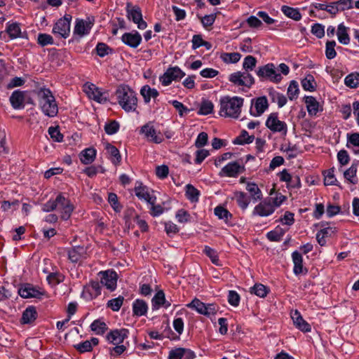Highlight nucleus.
Returning <instances> with one entry per match:
<instances>
[{
  "label": "nucleus",
  "instance_id": "f257e3e1",
  "mask_svg": "<svg viewBox=\"0 0 359 359\" xmlns=\"http://www.w3.org/2000/svg\"><path fill=\"white\" fill-rule=\"evenodd\" d=\"M244 99L238 96H224L219 100V114L225 118L237 119L240 117Z\"/></svg>",
  "mask_w": 359,
  "mask_h": 359
},
{
  "label": "nucleus",
  "instance_id": "f03ea898",
  "mask_svg": "<svg viewBox=\"0 0 359 359\" xmlns=\"http://www.w3.org/2000/svg\"><path fill=\"white\" fill-rule=\"evenodd\" d=\"M115 95L118 104L125 111L133 112L136 110L137 107V94L128 86H118Z\"/></svg>",
  "mask_w": 359,
  "mask_h": 359
},
{
  "label": "nucleus",
  "instance_id": "7ed1b4c3",
  "mask_svg": "<svg viewBox=\"0 0 359 359\" xmlns=\"http://www.w3.org/2000/svg\"><path fill=\"white\" fill-rule=\"evenodd\" d=\"M39 104L43 113L49 117H55L58 107L52 92L48 88H41L37 93Z\"/></svg>",
  "mask_w": 359,
  "mask_h": 359
},
{
  "label": "nucleus",
  "instance_id": "20e7f679",
  "mask_svg": "<svg viewBox=\"0 0 359 359\" xmlns=\"http://www.w3.org/2000/svg\"><path fill=\"white\" fill-rule=\"evenodd\" d=\"M257 76L261 81H269L274 83H278L282 80V76L273 63H268L259 67L256 71Z\"/></svg>",
  "mask_w": 359,
  "mask_h": 359
},
{
  "label": "nucleus",
  "instance_id": "39448f33",
  "mask_svg": "<svg viewBox=\"0 0 359 359\" xmlns=\"http://www.w3.org/2000/svg\"><path fill=\"white\" fill-rule=\"evenodd\" d=\"M265 126L273 133H279L283 137H285L287 134V125L285 121L280 119L278 112H272L268 115Z\"/></svg>",
  "mask_w": 359,
  "mask_h": 359
},
{
  "label": "nucleus",
  "instance_id": "423d86ee",
  "mask_svg": "<svg viewBox=\"0 0 359 359\" xmlns=\"http://www.w3.org/2000/svg\"><path fill=\"white\" fill-rule=\"evenodd\" d=\"M229 81L236 86L250 88L255 82V78L248 72L238 71L229 76Z\"/></svg>",
  "mask_w": 359,
  "mask_h": 359
},
{
  "label": "nucleus",
  "instance_id": "0eeeda50",
  "mask_svg": "<svg viewBox=\"0 0 359 359\" xmlns=\"http://www.w3.org/2000/svg\"><path fill=\"white\" fill-rule=\"evenodd\" d=\"M72 16L66 14L60 18L53 25L52 32L55 36L67 39L70 34Z\"/></svg>",
  "mask_w": 359,
  "mask_h": 359
},
{
  "label": "nucleus",
  "instance_id": "6e6552de",
  "mask_svg": "<svg viewBox=\"0 0 359 359\" xmlns=\"http://www.w3.org/2000/svg\"><path fill=\"white\" fill-rule=\"evenodd\" d=\"M186 75L179 67H170L164 74L159 77V81L163 86H169L172 81L181 80Z\"/></svg>",
  "mask_w": 359,
  "mask_h": 359
},
{
  "label": "nucleus",
  "instance_id": "1a4fd4ad",
  "mask_svg": "<svg viewBox=\"0 0 359 359\" xmlns=\"http://www.w3.org/2000/svg\"><path fill=\"white\" fill-rule=\"evenodd\" d=\"M142 134L148 142L160 144L163 141V136L160 130L156 129L152 122H149L140 128Z\"/></svg>",
  "mask_w": 359,
  "mask_h": 359
},
{
  "label": "nucleus",
  "instance_id": "9d476101",
  "mask_svg": "<svg viewBox=\"0 0 359 359\" xmlns=\"http://www.w3.org/2000/svg\"><path fill=\"white\" fill-rule=\"evenodd\" d=\"M126 12L128 18L135 23L138 29L143 30L147 28V24L142 19V11L139 6L127 3Z\"/></svg>",
  "mask_w": 359,
  "mask_h": 359
},
{
  "label": "nucleus",
  "instance_id": "9b49d317",
  "mask_svg": "<svg viewBox=\"0 0 359 359\" xmlns=\"http://www.w3.org/2000/svg\"><path fill=\"white\" fill-rule=\"evenodd\" d=\"M56 203L57 205V210L60 213L61 219L63 220L69 219L74 209L71 201L67 198H65L62 194H59L56 196Z\"/></svg>",
  "mask_w": 359,
  "mask_h": 359
},
{
  "label": "nucleus",
  "instance_id": "f8f14e48",
  "mask_svg": "<svg viewBox=\"0 0 359 359\" xmlns=\"http://www.w3.org/2000/svg\"><path fill=\"white\" fill-rule=\"evenodd\" d=\"M134 191L139 199L143 200L149 204H153L156 202V197L154 195V191L149 187L143 185L141 182L136 183Z\"/></svg>",
  "mask_w": 359,
  "mask_h": 359
},
{
  "label": "nucleus",
  "instance_id": "ddd939ff",
  "mask_svg": "<svg viewBox=\"0 0 359 359\" xmlns=\"http://www.w3.org/2000/svg\"><path fill=\"white\" fill-rule=\"evenodd\" d=\"M269 102L266 97L261 96L251 100L250 114L252 116H262L269 108Z\"/></svg>",
  "mask_w": 359,
  "mask_h": 359
},
{
  "label": "nucleus",
  "instance_id": "4468645a",
  "mask_svg": "<svg viewBox=\"0 0 359 359\" xmlns=\"http://www.w3.org/2000/svg\"><path fill=\"white\" fill-rule=\"evenodd\" d=\"M84 93L88 97L99 103H105L107 101V97L95 84L86 83L83 86Z\"/></svg>",
  "mask_w": 359,
  "mask_h": 359
},
{
  "label": "nucleus",
  "instance_id": "2eb2a0df",
  "mask_svg": "<svg viewBox=\"0 0 359 359\" xmlns=\"http://www.w3.org/2000/svg\"><path fill=\"white\" fill-rule=\"evenodd\" d=\"M100 283L108 290L113 291L116 287L117 274L113 271H104L99 273Z\"/></svg>",
  "mask_w": 359,
  "mask_h": 359
},
{
  "label": "nucleus",
  "instance_id": "dca6fc26",
  "mask_svg": "<svg viewBox=\"0 0 359 359\" xmlns=\"http://www.w3.org/2000/svg\"><path fill=\"white\" fill-rule=\"evenodd\" d=\"M69 260L72 263H81L88 257L87 250L82 246H76L67 250Z\"/></svg>",
  "mask_w": 359,
  "mask_h": 359
},
{
  "label": "nucleus",
  "instance_id": "f3484780",
  "mask_svg": "<svg viewBox=\"0 0 359 359\" xmlns=\"http://www.w3.org/2000/svg\"><path fill=\"white\" fill-rule=\"evenodd\" d=\"M128 334L127 329H116L110 331L106 338L110 344L118 345L123 343L124 340L128 337Z\"/></svg>",
  "mask_w": 359,
  "mask_h": 359
},
{
  "label": "nucleus",
  "instance_id": "a211bd4d",
  "mask_svg": "<svg viewBox=\"0 0 359 359\" xmlns=\"http://www.w3.org/2000/svg\"><path fill=\"white\" fill-rule=\"evenodd\" d=\"M243 167L237 162H231L226 165L219 172L221 177H236L243 171Z\"/></svg>",
  "mask_w": 359,
  "mask_h": 359
},
{
  "label": "nucleus",
  "instance_id": "6ab92c4d",
  "mask_svg": "<svg viewBox=\"0 0 359 359\" xmlns=\"http://www.w3.org/2000/svg\"><path fill=\"white\" fill-rule=\"evenodd\" d=\"M93 22L91 21H86L83 19H76L75 26L74 28V34L79 37H83L88 35L92 29Z\"/></svg>",
  "mask_w": 359,
  "mask_h": 359
},
{
  "label": "nucleus",
  "instance_id": "aec40b11",
  "mask_svg": "<svg viewBox=\"0 0 359 359\" xmlns=\"http://www.w3.org/2000/svg\"><path fill=\"white\" fill-rule=\"evenodd\" d=\"M304 99L308 114L310 116H316L318 112L323 111V105L316 97L313 96H305Z\"/></svg>",
  "mask_w": 359,
  "mask_h": 359
},
{
  "label": "nucleus",
  "instance_id": "412c9836",
  "mask_svg": "<svg viewBox=\"0 0 359 359\" xmlns=\"http://www.w3.org/2000/svg\"><path fill=\"white\" fill-rule=\"evenodd\" d=\"M274 212L275 211L270 203V201L265 198L255 207L252 214L253 215L259 217H268L272 215Z\"/></svg>",
  "mask_w": 359,
  "mask_h": 359
},
{
  "label": "nucleus",
  "instance_id": "4be33fe9",
  "mask_svg": "<svg viewBox=\"0 0 359 359\" xmlns=\"http://www.w3.org/2000/svg\"><path fill=\"white\" fill-rule=\"evenodd\" d=\"M122 42L133 48H136L142 42V36L137 31L126 32L121 36Z\"/></svg>",
  "mask_w": 359,
  "mask_h": 359
},
{
  "label": "nucleus",
  "instance_id": "5701e85b",
  "mask_svg": "<svg viewBox=\"0 0 359 359\" xmlns=\"http://www.w3.org/2000/svg\"><path fill=\"white\" fill-rule=\"evenodd\" d=\"M291 318L295 327L303 332H309L311 330V325L302 318L297 310L291 313Z\"/></svg>",
  "mask_w": 359,
  "mask_h": 359
},
{
  "label": "nucleus",
  "instance_id": "b1692460",
  "mask_svg": "<svg viewBox=\"0 0 359 359\" xmlns=\"http://www.w3.org/2000/svg\"><path fill=\"white\" fill-rule=\"evenodd\" d=\"M151 306L153 310H158L161 307L168 309L171 306V303L166 300L163 291L159 290L152 298Z\"/></svg>",
  "mask_w": 359,
  "mask_h": 359
},
{
  "label": "nucleus",
  "instance_id": "393cba45",
  "mask_svg": "<svg viewBox=\"0 0 359 359\" xmlns=\"http://www.w3.org/2000/svg\"><path fill=\"white\" fill-rule=\"evenodd\" d=\"M25 92L16 90L12 93L9 100L13 109H20L25 107Z\"/></svg>",
  "mask_w": 359,
  "mask_h": 359
},
{
  "label": "nucleus",
  "instance_id": "a878e982",
  "mask_svg": "<svg viewBox=\"0 0 359 359\" xmlns=\"http://www.w3.org/2000/svg\"><path fill=\"white\" fill-rule=\"evenodd\" d=\"M105 149L111 162L115 165H119L121 161V156L118 149L109 143L105 144Z\"/></svg>",
  "mask_w": 359,
  "mask_h": 359
},
{
  "label": "nucleus",
  "instance_id": "bb28decb",
  "mask_svg": "<svg viewBox=\"0 0 359 359\" xmlns=\"http://www.w3.org/2000/svg\"><path fill=\"white\" fill-rule=\"evenodd\" d=\"M99 339L92 337L90 340H86L74 345V348L80 353H86L92 351L93 346L98 344Z\"/></svg>",
  "mask_w": 359,
  "mask_h": 359
},
{
  "label": "nucleus",
  "instance_id": "cd10ccee",
  "mask_svg": "<svg viewBox=\"0 0 359 359\" xmlns=\"http://www.w3.org/2000/svg\"><path fill=\"white\" fill-rule=\"evenodd\" d=\"M19 294L22 298H38L42 294L30 285H25L19 289Z\"/></svg>",
  "mask_w": 359,
  "mask_h": 359
},
{
  "label": "nucleus",
  "instance_id": "c85d7f7f",
  "mask_svg": "<svg viewBox=\"0 0 359 359\" xmlns=\"http://www.w3.org/2000/svg\"><path fill=\"white\" fill-rule=\"evenodd\" d=\"M96 154L97 151L94 148H87L80 153L79 159L83 164H90L95 161Z\"/></svg>",
  "mask_w": 359,
  "mask_h": 359
},
{
  "label": "nucleus",
  "instance_id": "c756f323",
  "mask_svg": "<svg viewBox=\"0 0 359 359\" xmlns=\"http://www.w3.org/2000/svg\"><path fill=\"white\" fill-rule=\"evenodd\" d=\"M148 311V305L142 299H135L133 303V313L134 316H145Z\"/></svg>",
  "mask_w": 359,
  "mask_h": 359
},
{
  "label": "nucleus",
  "instance_id": "7c9ffc66",
  "mask_svg": "<svg viewBox=\"0 0 359 359\" xmlns=\"http://www.w3.org/2000/svg\"><path fill=\"white\" fill-rule=\"evenodd\" d=\"M270 197L266 198L268 201H270V203L272 205L274 211L276 209L279 208L287 199L286 196L283 195L280 192H273V190L270 192Z\"/></svg>",
  "mask_w": 359,
  "mask_h": 359
},
{
  "label": "nucleus",
  "instance_id": "2f4dec72",
  "mask_svg": "<svg viewBox=\"0 0 359 359\" xmlns=\"http://www.w3.org/2000/svg\"><path fill=\"white\" fill-rule=\"evenodd\" d=\"M140 94L144 99V102L147 104L151 101V98L155 99L159 95L156 89L151 88L148 85H145L142 87L140 89Z\"/></svg>",
  "mask_w": 359,
  "mask_h": 359
},
{
  "label": "nucleus",
  "instance_id": "473e14b6",
  "mask_svg": "<svg viewBox=\"0 0 359 359\" xmlns=\"http://www.w3.org/2000/svg\"><path fill=\"white\" fill-rule=\"evenodd\" d=\"M269 95L271 102L276 103L279 108H282L287 103L286 97L283 94L277 92L273 88H270L269 90Z\"/></svg>",
  "mask_w": 359,
  "mask_h": 359
},
{
  "label": "nucleus",
  "instance_id": "72a5a7b5",
  "mask_svg": "<svg viewBox=\"0 0 359 359\" xmlns=\"http://www.w3.org/2000/svg\"><path fill=\"white\" fill-rule=\"evenodd\" d=\"M246 190L250 194V198L253 202H257L262 198V193L257 184L254 182H248L246 184Z\"/></svg>",
  "mask_w": 359,
  "mask_h": 359
},
{
  "label": "nucleus",
  "instance_id": "f704fd0d",
  "mask_svg": "<svg viewBox=\"0 0 359 359\" xmlns=\"http://www.w3.org/2000/svg\"><path fill=\"white\" fill-rule=\"evenodd\" d=\"M37 317V312L34 306L27 307L22 313L21 323L29 324L34 322Z\"/></svg>",
  "mask_w": 359,
  "mask_h": 359
},
{
  "label": "nucleus",
  "instance_id": "c9c22d12",
  "mask_svg": "<svg viewBox=\"0 0 359 359\" xmlns=\"http://www.w3.org/2000/svg\"><path fill=\"white\" fill-rule=\"evenodd\" d=\"M280 180L287 183H290L293 187H300V179L298 176L292 177V175L287 172V170H283L279 173Z\"/></svg>",
  "mask_w": 359,
  "mask_h": 359
},
{
  "label": "nucleus",
  "instance_id": "e433bc0d",
  "mask_svg": "<svg viewBox=\"0 0 359 359\" xmlns=\"http://www.w3.org/2000/svg\"><path fill=\"white\" fill-rule=\"evenodd\" d=\"M6 31L11 39L21 37V28L18 22H7Z\"/></svg>",
  "mask_w": 359,
  "mask_h": 359
},
{
  "label": "nucleus",
  "instance_id": "4c0bfd02",
  "mask_svg": "<svg viewBox=\"0 0 359 359\" xmlns=\"http://www.w3.org/2000/svg\"><path fill=\"white\" fill-rule=\"evenodd\" d=\"M281 11L285 16L295 21H299L302 19V14L300 13L299 8H292L288 6H283L281 7Z\"/></svg>",
  "mask_w": 359,
  "mask_h": 359
},
{
  "label": "nucleus",
  "instance_id": "58836bf2",
  "mask_svg": "<svg viewBox=\"0 0 359 359\" xmlns=\"http://www.w3.org/2000/svg\"><path fill=\"white\" fill-rule=\"evenodd\" d=\"M292 262L294 264L293 271L294 274L298 275L303 272V258L297 251H294L292 254Z\"/></svg>",
  "mask_w": 359,
  "mask_h": 359
},
{
  "label": "nucleus",
  "instance_id": "ea45409f",
  "mask_svg": "<svg viewBox=\"0 0 359 359\" xmlns=\"http://www.w3.org/2000/svg\"><path fill=\"white\" fill-rule=\"evenodd\" d=\"M337 36L339 43L344 45H348L350 43V37L348 34L347 27L341 23L339 25L337 30Z\"/></svg>",
  "mask_w": 359,
  "mask_h": 359
},
{
  "label": "nucleus",
  "instance_id": "a19ab883",
  "mask_svg": "<svg viewBox=\"0 0 359 359\" xmlns=\"http://www.w3.org/2000/svg\"><path fill=\"white\" fill-rule=\"evenodd\" d=\"M101 293V287L100 283L96 281L91 282L85 287L83 294H88L90 299L95 298Z\"/></svg>",
  "mask_w": 359,
  "mask_h": 359
},
{
  "label": "nucleus",
  "instance_id": "79ce46f5",
  "mask_svg": "<svg viewBox=\"0 0 359 359\" xmlns=\"http://www.w3.org/2000/svg\"><path fill=\"white\" fill-rule=\"evenodd\" d=\"M235 199L238 206L242 210H245L250 203V197L243 191H237L234 194Z\"/></svg>",
  "mask_w": 359,
  "mask_h": 359
},
{
  "label": "nucleus",
  "instance_id": "37998d69",
  "mask_svg": "<svg viewBox=\"0 0 359 359\" xmlns=\"http://www.w3.org/2000/svg\"><path fill=\"white\" fill-rule=\"evenodd\" d=\"M334 233V229L326 227L320 230L316 234V239L319 245L323 246L326 244L325 238L331 236Z\"/></svg>",
  "mask_w": 359,
  "mask_h": 359
},
{
  "label": "nucleus",
  "instance_id": "c03bdc74",
  "mask_svg": "<svg viewBox=\"0 0 359 359\" xmlns=\"http://www.w3.org/2000/svg\"><path fill=\"white\" fill-rule=\"evenodd\" d=\"M241 58V55L238 52L222 53L220 55V59L226 64L237 63Z\"/></svg>",
  "mask_w": 359,
  "mask_h": 359
},
{
  "label": "nucleus",
  "instance_id": "a18cd8bd",
  "mask_svg": "<svg viewBox=\"0 0 359 359\" xmlns=\"http://www.w3.org/2000/svg\"><path fill=\"white\" fill-rule=\"evenodd\" d=\"M344 83L351 88H356L359 86V73L353 72L347 75L344 79Z\"/></svg>",
  "mask_w": 359,
  "mask_h": 359
},
{
  "label": "nucleus",
  "instance_id": "49530a36",
  "mask_svg": "<svg viewBox=\"0 0 359 359\" xmlns=\"http://www.w3.org/2000/svg\"><path fill=\"white\" fill-rule=\"evenodd\" d=\"M302 88L307 91L313 92L316 90V83L314 77L311 74H307L302 80Z\"/></svg>",
  "mask_w": 359,
  "mask_h": 359
},
{
  "label": "nucleus",
  "instance_id": "de8ad7c7",
  "mask_svg": "<svg viewBox=\"0 0 359 359\" xmlns=\"http://www.w3.org/2000/svg\"><path fill=\"white\" fill-rule=\"evenodd\" d=\"M185 195L191 202H196L198 201L200 192L193 185L189 184L185 187Z\"/></svg>",
  "mask_w": 359,
  "mask_h": 359
},
{
  "label": "nucleus",
  "instance_id": "09e8293b",
  "mask_svg": "<svg viewBox=\"0 0 359 359\" xmlns=\"http://www.w3.org/2000/svg\"><path fill=\"white\" fill-rule=\"evenodd\" d=\"M203 252L210 259L212 264L216 266H221L218 253L215 249L210 248V246L205 245L203 250Z\"/></svg>",
  "mask_w": 359,
  "mask_h": 359
},
{
  "label": "nucleus",
  "instance_id": "8fccbe9b",
  "mask_svg": "<svg viewBox=\"0 0 359 359\" xmlns=\"http://www.w3.org/2000/svg\"><path fill=\"white\" fill-rule=\"evenodd\" d=\"M90 328L96 334H102L108 327L104 321L101 320H95L91 323Z\"/></svg>",
  "mask_w": 359,
  "mask_h": 359
},
{
  "label": "nucleus",
  "instance_id": "3c124183",
  "mask_svg": "<svg viewBox=\"0 0 359 359\" xmlns=\"http://www.w3.org/2000/svg\"><path fill=\"white\" fill-rule=\"evenodd\" d=\"M214 104L208 100H203L200 105L198 114L200 115H208L213 111Z\"/></svg>",
  "mask_w": 359,
  "mask_h": 359
},
{
  "label": "nucleus",
  "instance_id": "603ef678",
  "mask_svg": "<svg viewBox=\"0 0 359 359\" xmlns=\"http://www.w3.org/2000/svg\"><path fill=\"white\" fill-rule=\"evenodd\" d=\"M48 283L51 285H56L65 280V276L60 272L50 273L46 278Z\"/></svg>",
  "mask_w": 359,
  "mask_h": 359
},
{
  "label": "nucleus",
  "instance_id": "864d4df0",
  "mask_svg": "<svg viewBox=\"0 0 359 359\" xmlns=\"http://www.w3.org/2000/svg\"><path fill=\"white\" fill-rule=\"evenodd\" d=\"M257 62V59L254 56H246L243 62V69H244L243 72H248L250 73V72L255 68Z\"/></svg>",
  "mask_w": 359,
  "mask_h": 359
},
{
  "label": "nucleus",
  "instance_id": "5fc2aeb1",
  "mask_svg": "<svg viewBox=\"0 0 359 359\" xmlns=\"http://www.w3.org/2000/svg\"><path fill=\"white\" fill-rule=\"evenodd\" d=\"M357 170L358 165L356 164H352L351 167L344 172V178L350 183L355 184L357 182L355 179Z\"/></svg>",
  "mask_w": 359,
  "mask_h": 359
},
{
  "label": "nucleus",
  "instance_id": "6e6d98bb",
  "mask_svg": "<svg viewBox=\"0 0 359 359\" xmlns=\"http://www.w3.org/2000/svg\"><path fill=\"white\" fill-rule=\"evenodd\" d=\"M299 93L298 83L295 81H292L287 88V94L290 100L297 98Z\"/></svg>",
  "mask_w": 359,
  "mask_h": 359
},
{
  "label": "nucleus",
  "instance_id": "4d7b16f0",
  "mask_svg": "<svg viewBox=\"0 0 359 359\" xmlns=\"http://www.w3.org/2000/svg\"><path fill=\"white\" fill-rule=\"evenodd\" d=\"M254 139V135H250L247 131L243 130L233 142L238 144H249L252 142Z\"/></svg>",
  "mask_w": 359,
  "mask_h": 359
},
{
  "label": "nucleus",
  "instance_id": "13d9d810",
  "mask_svg": "<svg viewBox=\"0 0 359 359\" xmlns=\"http://www.w3.org/2000/svg\"><path fill=\"white\" fill-rule=\"evenodd\" d=\"M284 233L285 231L281 228H276L274 230L268 232L266 237L270 241L277 242L282 239Z\"/></svg>",
  "mask_w": 359,
  "mask_h": 359
},
{
  "label": "nucleus",
  "instance_id": "bf43d9fd",
  "mask_svg": "<svg viewBox=\"0 0 359 359\" xmlns=\"http://www.w3.org/2000/svg\"><path fill=\"white\" fill-rule=\"evenodd\" d=\"M206 304L202 302L200 299L194 298L190 303L187 304V307L195 310L199 314L203 313Z\"/></svg>",
  "mask_w": 359,
  "mask_h": 359
},
{
  "label": "nucleus",
  "instance_id": "052dcab7",
  "mask_svg": "<svg viewBox=\"0 0 359 359\" xmlns=\"http://www.w3.org/2000/svg\"><path fill=\"white\" fill-rule=\"evenodd\" d=\"M335 41H328L325 44V56L327 59L332 60L337 55V52L334 49L336 46Z\"/></svg>",
  "mask_w": 359,
  "mask_h": 359
},
{
  "label": "nucleus",
  "instance_id": "680f3d73",
  "mask_svg": "<svg viewBox=\"0 0 359 359\" xmlns=\"http://www.w3.org/2000/svg\"><path fill=\"white\" fill-rule=\"evenodd\" d=\"M214 212L219 219H224L226 222L231 218V214L222 206H217L214 210Z\"/></svg>",
  "mask_w": 359,
  "mask_h": 359
},
{
  "label": "nucleus",
  "instance_id": "e2e57ef3",
  "mask_svg": "<svg viewBox=\"0 0 359 359\" xmlns=\"http://www.w3.org/2000/svg\"><path fill=\"white\" fill-rule=\"evenodd\" d=\"M250 292L255 294L259 297H264L268 293L266 287L261 283L255 284L250 288Z\"/></svg>",
  "mask_w": 359,
  "mask_h": 359
},
{
  "label": "nucleus",
  "instance_id": "0e129e2a",
  "mask_svg": "<svg viewBox=\"0 0 359 359\" xmlns=\"http://www.w3.org/2000/svg\"><path fill=\"white\" fill-rule=\"evenodd\" d=\"M175 217L179 223L184 224L191 221L190 214L184 209H180L176 212Z\"/></svg>",
  "mask_w": 359,
  "mask_h": 359
},
{
  "label": "nucleus",
  "instance_id": "69168bd1",
  "mask_svg": "<svg viewBox=\"0 0 359 359\" xmlns=\"http://www.w3.org/2000/svg\"><path fill=\"white\" fill-rule=\"evenodd\" d=\"M37 42L41 46L51 45L54 43L53 38L51 35L48 34H39L37 37Z\"/></svg>",
  "mask_w": 359,
  "mask_h": 359
},
{
  "label": "nucleus",
  "instance_id": "338daca9",
  "mask_svg": "<svg viewBox=\"0 0 359 359\" xmlns=\"http://www.w3.org/2000/svg\"><path fill=\"white\" fill-rule=\"evenodd\" d=\"M48 134L50 138L57 142H61L63 140V135L60 132L57 127H50L48 128Z\"/></svg>",
  "mask_w": 359,
  "mask_h": 359
},
{
  "label": "nucleus",
  "instance_id": "774afa93",
  "mask_svg": "<svg viewBox=\"0 0 359 359\" xmlns=\"http://www.w3.org/2000/svg\"><path fill=\"white\" fill-rule=\"evenodd\" d=\"M218 309V306L215 304H206L202 315L211 318L217 314Z\"/></svg>",
  "mask_w": 359,
  "mask_h": 359
}]
</instances>
